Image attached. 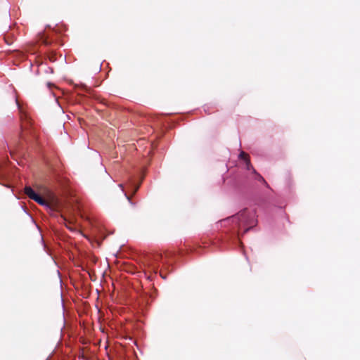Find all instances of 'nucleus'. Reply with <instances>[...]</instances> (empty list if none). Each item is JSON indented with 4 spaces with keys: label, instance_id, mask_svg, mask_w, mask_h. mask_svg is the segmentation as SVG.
<instances>
[{
    "label": "nucleus",
    "instance_id": "obj_6",
    "mask_svg": "<svg viewBox=\"0 0 360 360\" xmlns=\"http://www.w3.org/2000/svg\"><path fill=\"white\" fill-rule=\"evenodd\" d=\"M252 172L255 174L259 181H262L264 184H266V182L261 175L256 174V172L254 169H252Z\"/></svg>",
    "mask_w": 360,
    "mask_h": 360
},
{
    "label": "nucleus",
    "instance_id": "obj_1",
    "mask_svg": "<svg viewBox=\"0 0 360 360\" xmlns=\"http://www.w3.org/2000/svg\"><path fill=\"white\" fill-rule=\"evenodd\" d=\"M172 256L171 252L166 253L165 257L159 253L148 256L144 261V265L148 271L157 273L159 268V263L162 262L164 265H169V258Z\"/></svg>",
    "mask_w": 360,
    "mask_h": 360
},
{
    "label": "nucleus",
    "instance_id": "obj_5",
    "mask_svg": "<svg viewBox=\"0 0 360 360\" xmlns=\"http://www.w3.org/2000/svg\"><path fill=\"white\" fill-rule=\"evenodd\" d=\"M239 158H242L243 160H245V162H248V155L246 154V153H245L244 151H242L240 155H239Z\"/></svg>",
    "mask_w": 360,
    "mask_h": 360
},
{
    "label": "nucleus",
    "instance_id": "obj_8",
    "mask_svg": "<svg viewBox=\"0 0 360 360\" xmlns=\"http://www.w3.org/2000/svg\"><path fill=\"white\" fill-rule=\"evenodd\" d=\"M238 240H239V241H240V243L241 244V248H242V250H243V252H245V250H244V245H243V242L241 241V238H238Z\"/></svg>",
    "mask_w": 360,
    "mask_h": 360
},
{
    "label": "nucleus",
    "instance_id": "obj_3",
    "mask_svg": "<svg viewBox=\"0 0 360 360\" xmlns=\"http://www.w3.org/2000/svg\"><path fill=\"white\" fill-rule=\"evenodd\" d=\"M25 193L32 200H35L37 197L39 195L35 191L30 187L26 186L25 188Z\"/></svg>",
    "mask_w": 360,
    "mask_h": 360
},
{
    "label": "nucleus",
    "instance_id": "obj_7",
    "mask_svg": "<svg viewBox=\"0 0 360 360\" xmlns=\"http://www.w3.org/2000/svg\"><path fill=\"white\" fill-rule=\"evenodd\" d=\"M241 223H243V233H246L248 231V228L245 226V221H241Z\"/></svg>",
    "mask_w": 360,
    "mask_h": 360
},
{
    "label": "nucleus",
    "instance_id": "obj_4",
    "mask_svg": "<svg viewBox=\"0 0 360 360\" xmlns=\"http://www.w3.org/2000/svg\"><path fill=\"white\" fill-rule=\"evenodd\" d=\"M34 201L41 205H44V206L49 207V203L47 202V201L45 199H44L42 197H41L39 195L37 197V198Z\"/></svg>",
    "mask_w": 360,
    "mask_h": 360
},
{
    "label": "nucleus",
    "instance_id": "obj_14",
    "mask_svg": "<svg viewBox=\"0 0 360 360\" xmlns=\"http://www.w3.org/2000/svg\"><path fill=\"white\" fill-rule=\"evenodd\" d=\"M248 169H249V171L250 170V165H249Z\"/></svg>",
    "mask_w": 360,
    "mask_h": 360
},
{
    "label": "nucleus",
    "instance_id": "obj_9",
    "mask_svg": "<svg viewBox=\"0 0 360 360\" xmlns=\"http://www.w3.org/2000/svg\"><path fill=\"white\" fill-rule=\"evenodd\" d=\"M254 225H255V224H254V223L250 222V221L249 220V224H248L249 229H250L251 227H252Z\"/></svg>",
    "mask_w": 360,
    "mask_h": 360
},
{
    "label": "nucleus",
    "instance_id": "obj_11",
    "mask_svg": "<svg viewBox=\"0 0 360 360\" xmlns=\"http://www.w3.org/2000/svg\"><path fill=\"white\" fill-rule=\"evenodd\" d=\"M124 195L126 196V198L128 199V200L130 201V197L127 195V193H124Z\"/></svg>",
    "mask_w": 360,
    "mask_h": 360
},
{
    "label": "nucleus",
    "instance_id": "obj_13",
    "mask_svg": "<svg viewBox=\"0 0 360 360\" xmlns=\"http://www.w3.org/2000/svg\"><path fill=\"white\" fill-rule=\"evenodd\" d=\"M242 215V214H238V217L240 218V217Z\"/></svg>",
    "mask_w": 360,
    "mask_h": 360
},
{
    "label": "nucleus",
    "instance_id": "obj_10",
    "mask_svg": "<svg viewBox=\"0 0 360 360\" xmlns=\"http://www.w3.org/2000/svg\"><path fill=\"white\" fill-rule=\"evenodd\" d=\"M43 43H44V44H46V45L49 44V42L48 41V40H47V39H44V40L43 41Z\"/></svg>",
    "mask_w": 360,
    "mask_h": 360
},
{
    "label": "nucleus",
    "instance_id": "obj_12",
    "mask_svg": "<svg viewBox=\"0 0 360 360\" xmlns=\"http://www.w3.org/2000/svg\"><path fill=\"white\" fill-rule=\"evenodd\" d=\"M138 189H139V186H137L135 188L134 191V193H135L137 191V190H138Z\"/></svg>",
    "mask_w": 360,
    "mask_h": 360
},
{
    "label": "nucleus",
    "instance_id": "obj_2",
    "mask_svg": "<svg viewBox=\"0 0 360 360\" xmlns=\"http://www.w3.org/2000/svg\"><path fill=\"white\" fill-rule=\"evenodd\" d=\"M25 193L32 200H35L37 197L39 195L35 191L30 187L26 186L25 188Z\"/></svg>",
    "mask_w": 360,
    "mask_h": 360
}]
</instances>
